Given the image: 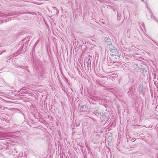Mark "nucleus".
Masks as SVG:
<instances>
[{
    "label": "nucleus",
    "mask_w": 158,
    "mask_h": 158,
    "mask_svg": "<svg viewBox=\"0 0 158 158\" xmlns=\"http://www.w3.org/2000/svg\"><path fill=\"white\" fill-rule=\"evenodd\" d=\"M111 55L114 57L115 59H118L121 54L118 52L117 50L114 49L112 50Z\"/></svg>",
    "instance_id": "f257e3e1"
},
{
    "label": "nucleus",
    "mask_w": 158,
    "mask_h": 158,
    "mask_svg": "<svg viewBox=\"0 0 158 158\" xmlns=\"http://www.w3.org/2000/svg\"><path fill=\"white\" fill-rule=\"evenodd\" d=\"M105 41L106 43H111V40L109 38H105Z\"/></svg>",
    "instance_id": "f03ea898"
}]
</instances>
